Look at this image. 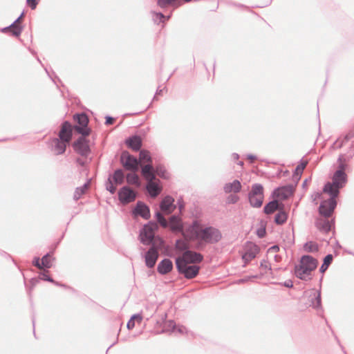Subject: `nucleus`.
<instances>
[{
    "label": "nucleus",
    "mask_w": 354,
    "mask_h": 354,
    "mask_svg": "<svg viewBox=\"0 0 354 354\" xmlns=\"http://www.w3.org/2000/svg\"><path fill=\"white\" fill-rule=\"evenodd\" d=\"M132 215L134 217L140 216L145 220H148L151 217L150 209L144 202L138 201L132 209Z\"/></svg>",
    "instance_id": "f8f14e48"
},
{
    "label": "nucleus",
    "mask_w": 354,
    "mask_h": 354,
    "mask_svg": "<svg viewBox=\"0 0 354 354\" xmlns=\"http://www.w3.org/2000/svg\"><path fill=\"white\" fill-rule=\"evenodd\" d=\"M86 136H82L75 140L72 147L73 150L82 156L87 157L91 153V149L88 144V140L86 138Z\"/></svg>",
    "instance_id": "1a4fd4ad"
},
{
    "label": "nucleus",
    "mask_w": 354,
    "mask_h": 354,
    "mask_svg": "<svg viewBox=\"0 0 354 354\" xmlns=\"http://www.w3.org/2000/svg\"><path fill=\"white\" fill-rule=\"evenodd\" d=\"M155 218H156L157 223H158L162 227L166 228L169 226V221L165 218L164 215L160 212L157 211L156 212Z\"/></svg>",
    "instance_id": "58836bf2"
},
{
    "label": "nucleus",
    "mask_w": 354,
    "mask_h": 354,
    "mask_svg": "<svg viewBox=\"0 0 354 354\" xmlns=\"http://www.w3.org/2000/svg\"><path fill=\"white\" fill-rule=\"evenodd\" d=\"M39 281L40 280H44V281H48V282H50V283H55V281H54V279L51 277H50L49 275L46 274L45 272L41 273L39 275Z\"/></svg>",
    "instance_id": "49530a36"
},
{
    "label": "nucleus",
    "mask_w": 354,
    "mask_h": 354,
    "mask_svg": "<svg viewBox=\"0 0 354 354\" xmlns=\"http://www.w3.org/2000/svg\"><path fill=\"white\" fill-rule=\"evenodd\" d=\"M171 231L174 233H182L184 237L185 234L183 232V224L180 218L177 215H172L169 218V226Z\"/></svg>",
    "instance_id": "dca6fc26"
},
{
    "label": "nucleus",
    "mask_w": 354,
    "mask_h": 354,
    "mask_svg": "<svg viewBox=\"0 0 354 354\" xmlns=\"http://www.w3.org/2000/svg\"><path fill=\"white\" fill-rule=\"evenodd\" d=\"M279 250V247L277 245H273L272 247H270L268 250L269 252H277Z\"/></svg>",
    "instance_id": "e2e57ef3"
},
{
    "label": "nucleus",
    "mask_w": 354,
    "mask_h": 354,
    "mask_svg": "<svg viewBox=\"0 0 354 354\" xmlns=\"http://www.w3.org/2000/svg\"><path fill=\"white\" fill-rule=\"evenodd\" d=\"M283 207V204L279 203L276 199L268 202L263 207V213L266 214H273L275 211L281 209Z\"/></svg>",
    "instance_id": "5701e85b"
},
{
    "label": "nucleus",
    "mask_w": 354,
    "mask_h": 354,
    "mask_svg": "<svg viewBox=\"0 0 354 354\" xmlns=\"http://www.w3.org/2000/svg\"><path fill=\"white\" fill-rule=\"evenodd\" d=\"M24 15V12H23L19 15V17L17 19H15V23H17L18 24H20V21H21V19L23 18Z\"/></svg>",
    "instance_id": "774afa93"
},
{
    "label": "nucleus",
    "mask_w": 354,
    "mask_h": 354,
    "mask_svg": "<svg viewBox=\"0 0 354 354\" xmlns=\"http://www.w3.org/2000/svg\"><path fill=\"white\" fill-rule=\"evenodd\" d=\"M315 224L316 227L323 233L327 234L331 230V224L328 220L317 219Z\"/></svg>",
    "instance_id": "393cba45"
},
{
    "label": "nucleus",
    "mask_w": 354,
    "mask_h": 354,
    "mask_svg": "<svg viewBox=\"0 0 354 354\" xmlns=\"http://www.w3.org/2000/svg\"><path fill=\"white\" fill-rule=\"evenodd\" d=\"M328 201V200H325V201H323L321 203H320V205L319 207V213L322 215L323 216L326 217V218H328L330 217L331 214L328 215V216H326L324 214V212H327L329 208H330V205L327 203H326L325 204H324V202H326Z\"/></svg>",
    "instance_id": "c03bdc74"
},
{
    "label": "nucleus",
    "mask_w": 354,
    "mask_h": 354,
    "mask_svg": "<svg viewBox=\"0 0 354 354\" xmlns=\"http://www.w3.org/2000/svg\"><path fill=\"white\" fill-rule=\"evenodd\" d=\"M346 160L344 158V155H340L337 159L339 163L337 169L335 171H340L341 173H346L345 170L347 168Z\"/></svg>",
    "instance_id": "79ce46f5"
},
{
    "label": "nucleus",
    "mask_w": 354,
    "mask_h": 354,
    "mask_svg": "<svg viewBox=\"0 0 354 354\" xmlns=\"http://www.w3.org/2000/svg\"><path fill=\"white\" fill-rule=\"evenodd\" d=\"M141 174L147 182L156 180L155 169L151 163H148L141 167Z\"/></svg>",
    "instance_id": "a211bd4d"
},
{
    "label": "nucleus",
    "mask_w": 354,
    "mask_h": 354,
    "mask_svg": "<svg viewBox=\"0 0 354 354\" xmlns=\"http://www.w3.org/2000/svg\"><path fill=\"white\" fill-rule=\"evenodd\" d=\"M124 178L123 170L122 169H117L114 171L111 180L115 185H122L124 183Z\"/></svg>",
    "instance_id": "c85d7f7f"
},
{
    "label": "nucleus",
    "mask_w": 354,
    "mask_h": 354,
    "mask_svg": "<svg viewBox=\"0 0 354 354\" xmlns=\"http://www.w3.org/2000/svg\"><path fill=\"white\" fill-rule=\"evenodd\" d=\"M127 327L128 329L131 330L135 327V321L131 318L127 324Z\"/></svg>",
    "instance_id": "13d9d810"
},
{
    "label": "nucleus",
    "mask_w": 354,
    "mask_h": 354,
    "mask_svg": "<svg viewBox=\"0 0 354 354\" xmlns=\"http://www.w3.org/2000/svg\"><path fill=\"white\" fill-rule=\"evenodd\" d=\"M318 265L317 260L310 255H303L299 261V264L295 266V276L302 281L312 279V271L315 270Z\"/></svg>",
    "instance_id": "f03ea898"
},
{
    "label": "nucleus",
    "mask_w": 354,
    "mask_h": 354,
    "mask_svg": "<svg viewBox=\"0 0 354 354\" xmlns=\"http://www.w3.org/2000/svg\"><path fill=\"white\" fill-rule=\"evenodd\" d=\"M223 190L227 194L232 192L239 193L241 190V184L239 180H234L232 183H226Z\"/></svg>",
    "instance_id": "b1692460"
},
{
    "label": "nucleus",
    "mask_w": 354,
    "mask_h": 354,
    "mask_svg": "<svg viewBox=\"0 0 354 354\" xmlns=\"http://www.w3.org/2000/svg\"><path fill=\"white\" fill-rule=\"evenodd\" d=\"M245 253L242 256V259L244 261L243 267H245L250 261L256 257L259 252V248L257 245L248 242L245 245Z\"/></svg>",
    "instance_id": "9d476101"
},
{
    "label": "nucleus",
    "mask_w": 354,
    "mask_h": 354,
    "mask_svg": "<svg viewBox=\"0 0 354 354\" xmlns=\"http://www.w3.org/2000/svg\"><path fill=\"white\" fill-rule=\"evenodd\" d=\"M146 189L151 198L157 197L162 191V187L156 180L147 182Z\"/></svg>",
    "instance_id": "412c9836"
},
{
    "label": "nucleus",
    "mask_w": 354,
    "mask_h": 354,
    "mask_svg": "<svg viewBox=\"0 0 354 354\" xmlns=\"http://www.w3.org/2000/svg\"><path fill=\"white\" fill-rule=\"evenodd\" d=\"M158 230V225L155 221H149L145 224L140 230L139 238L140 242L145 245L154 243L155 232Z\"/></svg>",
    "instance_id": "20e7f679"
},
{
    "label": "nucleus",
    "mask_w": 354,
    "mask_h": 354,
    "mask_svg": "<svg viewBox=\"0 0 354 354\" xmlns=\"http://www.w3.org/2000/svg\"><path fill=\"white\" fill-rule=\"evenodd\" d=\"M174 199L171 196H166L160 203V209L166 214H171L176 209V205L174 204Z\"/></svg>",
    "instance_id": "f3484780"
},
{
    "label": "nucleus",
    "mask_w": 354,
    "mask_h": 354,
    "mask_svg": "<svg viewBox=\"0 0 354 354\" xmlns=\"http://www.w3.org/2000/svg\"><path fill=\"white\" fill-rule=\"evenodd\" d=\"M126 180L129 185H135L137 187L141 186V182L136 172L128 173L126 175Z\"/></svg>",
    "instance_id": "a878e982"
},
{
    "label": "nucleus",
    "mask_w": 354,
    "mask_h": 354,
    "mask_svg": "<svg viewBox=\"0 0 354 354\" xmlns=\"http://www.w3.org/2000/svg\"><path fill=\"white\" fill-rule=\"evenodd\" d=\"M118 195L120 202L122 205H127L136 199L138 193L129 186H123L118 191Z\"/></svg>",
    "instance_id": "6e6552de"
},
{
    "label": "nucleus",
    "mask_w": 354,
    "mask_h": 354,
    "mask_svg": "<svg viewBox=\"0 0 354 354\" xmlns=\"http://www.w3.org/2000/svg\"><path fill=\"white\" fill-rule=\"evenodd\" d=\"M175 249L178 252H185L189 250V244L187 240L178 239L175 242Z\"/></svg>",
    "instance_id": "c756f323"
},
{
    "label": "nucleus",
    "mask_w": 354,
    "mask_h": 354,
    "mask_svg": "<svg viewBox=\"0 0 354 354\" xmlns=\"http://www.w3.org/2000/svg\"><path fill=\"white\" fill-rule=\"evenodd\" d=\"M176 206H178L180 212H181L184 209L185 205L182 198L178 199L177 201Z\"/></svg>",
    "instance_id": "4d7b16f0"
},
{
    "label": "nucleus",
    "mask_w": 354,
    "mask_h": 354,
    "mask_svg": "<svg viewBox=\"0 0 354 354\" xmlns=\"http://www.w3.org/2000/svg\"><path fill=\"white\" fill-rule=\"evenodd\" d=\"M74 120L77 123L73 127V129L79 134L84 136H88L91 133V129L88 128V118L84 113H76L73 115Z\"/></svg>",
    "instance_id": "423d86ee"
},
{
    "label": "nucleus",
    "mask_w": 354,
    "mask_h": 354,
    "mask_svg": "<svg viewBox=\"0 0 354 354\" xmlns=\"http://www.w3.org/2000/svg\"><path fill=\"white\" fill-rule=\"evenodd\" d=\"M140 162L141 161L147 162L148 163L152 162V158L150 156L149 152L147 150H140L139 158Z\"/></svg>",
    "instance_id": "a19ab883"
},
{
    "label": "nucleus",
    "mask_w": 354,
    "mask_h": 354,
    "mask_svg": "<svg viewBox=\"0 0 354 354\" xmlns=\"http://www.w3.org/2000/svg\"><path fill=\"white\" fill-rule=\"evenodd\" d=\"M247 158H248V160H250L252 162L253 160H256V159H257V157H256V156H254V155H252V154H248V155H247Z\"/></svg>",
    "instance_id": "338daca9"
},
{
    "label": "nucleus",
    "mask_w": 354,
    "mask_h": 354,
    "mask_svg": "<svg viewBox=\"0 0 354 354\" xmlns=\"http://www.w3.org/2000/svg\"><path fill=\"white\" fill-rule=\"evenodd\" d=\"M32 263L35 267L39 269H43L42 266H41L40 259L39 257H35Z\"/></svg>",
    "instance_id": "603ef678"
},
{
    "label": "nucleus",
    "mask_w": 354,
    "mask_h": 354,
    "mask_svg": "<svg viewBox=\"0 0 354 354\" xmlns=\"http://www.w3.org/2000/svg\"><path fill=\"white\" fill-rule=\"evenodd\" d=\"M73 129L71 124L68 121H64L62 124L61 129L59 132V138L67 143H69L73 136Z\"/></svg>",
    "instance_id": "2eb2a0df"
},
{
    "label": "nucleus",
    "mask_w": 354,
    "mask_h": 354,
    "mask_svg": "<svg viewBox=\"0 0 354 354\" xmlns=\"http://www.w3.org/2000/svg\"><path fill=\"white\" fill-rule=\"evenodd\" d=\"M304 250L307 252H316L319 250V245L313 241H308L304 245Z\"/></svg>",
    "instance_id": "ea45409f"
},
{
    "label": "nucleus",
    "mask_w": 354,
    "mask_h": 354,
    "mask_svg": "<svg viewBox=\"0 0 354 354\" xmlns=\"http://www.w3.org/2000/svg\"><path fill=\"white\" fill-rule=\"evenodd\" d=\"M120 162L127 171L136 172L138 171L140 160L131 155L127 151H124L120 156Z\"/></svg>",
    "instance_id": "0eeeda50"
},
{
    "label": "nucleus",
    "mask_w": 354,
    "mask_h": 354,
    "mask_svg": "<svg viewBox=\"0 0 354 354\" xmlns=\"http://www.w3.org/2000/svg\"><path fill=\"white\" fill-rule=\"evenodd\" d=\"M295 186L292 185H286L282 187L275 188L272 192V197L287 199L293 194Z\"/></svg>",
    "instance_id": "ddd939ff"
},
{
    "label": "nucleus",
    "mask_w": 354,
    "mask_h": 354,
    "mask_svg": "<svg viewBox=\"0 0 354 354\" xmlns=\"http://www.w3.org/2000/svg\"><path fill=\"white\" fill-rule=\"evenodd\" d=\"M354 137V132H349L348 133L344 138V141L342 142H348L349 140H351V138H353ZM343 145V143H342L340 145H339V147H341Z\"/></svg>",
    "instance_id": "3c124183"
},
{
    "label": "nucleus",
    "mask_w": 354,
    "mask_h": 354,
    "mask_svg": "<svg viewBox=\"0 0 354 354\" xmlns=\"http://www.w3.org/2000/svg\"><path fill=\"white\" fill-rule=\"evenodd\" d=\"M41 266L43 268H50L52 267L51 257L49 253L42 257Z\"/></svg>",
    "instance_id": "37998d69"
},
{
    "label": "nucleus",
    "mask_w": 354,
    "mask_h": 354,
    "mask_svg": "<svg viewBox=\"0 0 354 354\" xmlns=\"http://www.w3.org/2000/svg\"><path fill=\"white\" fill-rule=\"evenodd\" d=\"M134 321L137 320L140 322L142 319V317L140 314H134L131 316V317Z\"/></svg>",
    "instance_id": "052dcab7"
},
{
    "label": "nucleus",
    "mask_w": 354,
    "mask_h": 354,
    "mask_svg": "<svg viewBox=\"0 0 354 354\" xmlns=\"http://www.w3.org/2000/svg\"><path fill=\"white\" fill-rule=\"evenodd\" d=\"M288 214L283 210V207L279 210V212L274 216V223L277 225H282L287 221Z\"/></svg>",
    "instance_id": "473e14b6"
},
{
    "label": "nucleus",
    "mask_w": 354,
    "mask_h": 354,
    "mask_svg": "<svg viewBox=\"0 0 354 354\" xmlns=\"http://www.w3.org/2000/svg\"><path fill=\"white\" fill-rule=\"evenodd\" d=\"M257 234L259 238H263L266 235V229L260 228L257 230Z\"/></svg>",
    "instance_id": "864d4df0"
},
{
    "label": "nucleus",
    "mask_w": 354,
    "mask_h": 354,
    "mask_svg": "<svg viewBox=\"0 0 354 354\" xmlns=\"http://www.w3.org/2000/svg\"><path fill=\"white\" fill-rule=\"evenodd\" d=\"M308 164V161H301V162L297 166V167L295 169V172L293 174V178L298 182L299 180L301 174L303 173L304 169L306 167Z\"/></svg>",
    "instance_id": "7c9ffc66"
},
{
    "label": "nucleus",
    "mask_w": 354,
    "mask_h": 354,
    "mask_svg": "<svg viewBox=\"0 0 354 354\" xmlns=\"http://www.w3.org/2000/svg\"><path fill=\"white\" fill-rule=\"evenodd\" d=\"M176 259H183L187 263L195 265L203 260V256L199 252L189 250L183 252L182 257H178Z\"/></svg>",
    "instance_id": "4468645a"
},
{
    "label": "nucleus",
    "mask_w": 354,
    "mask_h": 354,
    "mask_svg": "<svg viewBox=\"0 0 354 354\" xmlns=\"http://www.w3.org/2000/svg\"><path fill=\"white\" fill-rule=\"evenodd\" d=\"M263 196H250L248 195V200L251 207L254 208H259L262 206L263 203Z\"/></svg>",
    "instance_id": "bb28decb"
},
{
    "label": "nucleus",
    "mask_w": 354,
    "mask_h": 354,
    "mask_svg": "<svg viewBox=\"0 0 354 354\" xmlns=\"http://www.w3.org/2000/svg\"><path fill=\"white\" fill-rule=\"evenodd\" d=\"M156 19H154L155 21L163 22L165 19H169L170 16L165 17L162 12H156Z\"/></svg>",
    "instance_id": "de8ad7c7"
},
{
    "label": "nucleus",
    "mask_w": 354,
    "mask_h": 354,
    "mask_svg": "<svg viewBox=\"0 0 354 354\" xmlns=\"http://www.w3.org/2000/svg\"><path fill=\"white\" fill-rule=\"evenodd\" d=\"M310 306H312L315 309H319L322 308V299H321V292H314L313 295H310Z\"/></svg>",
    "instance_id": "cd10ccee"
},
{
    "label": "nucleus",
    "mask_w": 354,
    "mask_h": 354,
    "mask_svg": "<svg viewBox=\"0 0 354 354\" xmlns=\"http://www.w3.org/2000/svg\"><path fill=\"white\" fill-rule=\"evenodd\" d=\"M283 285L286 288H292L293 287V282L292 280L288 279L284 281Z\"/></svg>",
    "instance_id": "680f3d73"
},
{
    "label": "nucleus",
    "mask_w": 354,
    "mask_h": 354,
    "mask_svg": "<svg viewBox=\"0 0 354 354\" xmlns=\"http://www.w3.org/2000/svg\"><path fill=\"white\" fill-rule=\"evenodd\" d=\"M203 228L201 227V224L198 221L194 220L192 225L189 227L188 231L193 235L192 239H196V234Z\"/></svg>",
    "instance_id": "72a5a7b5"
},
{
    "label": "nucleus",
    "mask_w": 354,
    "mask_h": 354,
    "mask_svg": "<svg viewBox=\"0 0 354 354\" xmlns=\"http://www.w3.org/2000/svg\"><path fill=\"white\" fill-rule=\"evenodd\" d=\"M8 28L10 30L12 35L15 37H19L23 30V27L20 24L15 23V21L8 26Z\"/></svg>",
    "instance_id": "c9c22d12"
},
{
    "label": "nucleus",
    "mask_w": 354,
    "mask_h": 354,
    "mask_svg": "<svg viewBox=\"0 0 354 354\" xmlns=\"http://www.w3.org/2000/svg\"><path fill=\"white\" fill-rule=\"evenodd\" d=\"M39 3V0H26L27 5L32 9L35 10Z\"/></svg>",
    "instance_id": "09e8293b"
},
{
    "label": "nucleus",
    "mask_w": 354,
    "mask_h": 354,
    "mask_svg": "<svg viewBox=\"0 0 354 354\" xmlns=\"http://www.w3.org/2000/svg\"><path fill=\"white\" fill-rule=\"evenodd\" d=\"M39 282V278H32L30 280V283L31 285V289H32Z\"/></svg>",
    "instance_id": "bf43d9fd"
},
{
    "label": "nucleus",
    "mask_w": 354,
    "mask_h": 354,
    "mask_svg": "<svg viewBox=\"0 0 354 354\" xmlns=\"http://www.w3.org/2000/svg\"><path fill=\"white\" fill-rule=\"evenodd\" d=\"M176 328H177V331L179 333H184L186 330L185 327H184L183 326H176Z\"/></svg>",
    "instance_id": "69168bd1"
},
{
    "label": "nucleus",
    "mask_w": 354,
    "mask_h": 354,
    "mask_svg": "<svg viewBox=\"0 0 354 354\" xmlns=\"http://www.w3.org/2000/svg\"><path fill=\"white\" fill-rule=\"evenodd\" d=\"M248 195L250 196H263V187L262 185L255 183L252 185V189L249 192Z\"/></svg>",
    "instance_id": "4c0bfd02"
},
{
    "label": "nucleus",
    "mask_w": 354,
    "mask_h": 354,
    "mask_svg": "<svg viewBox=\"0 0 354 354\" xmlns=\"http://www.w3.org/2000/svg\"><path fill=\"white\" fill-rule=\"evenodd\" d=\"M154 169L156 176L158 175L163 179H168L169 178V174L163 165H157L156 167H154Z\"/></svg>",
    "instance_id": "2f4dec72"
},
{
    "label": "nucleus",
    "mask_w": 354,
    "mask_h": 354,
    "mask_svg": "<svg viewBox=\"0 0 354 354\" xmlns=\"http://www.w3.org/2000/svg\"><path fill=\"white\" fill-rule=\"evenodd\" d=\"M166 326L167 328H171L173 331L176 329V324L174 320L167 321L166 323Z\"/></svg>",
    "instance_id": "8fccbe9b"
},
{
    "label": "nucleus",
    "mask_w": 354,
    "mask_h": 354,
    "mask_svg": "<svg viewBox=\"0 0 354 354\" xmlns=\"http://www.w3.org/2000/svg\"><path fill=\"white\" fill-rule=\"evenodd\" d=\"M322 194L320 192H315L312 197L313 198V201H315L317 199L321 197Z\"/></svg>",
    "instance_id": "0e129e2a"
},
{
    "label": "nucleus",
    "mask_w": 354,
    "mask_h": 354,
    "mask_svg": "<svg viewBox=\"0 0 354 354\" xmlns=\"http://www.w3.org/2000/svg\"><path fill=\"white\" fill-rule=\"evenodd\" d=\"M333 259V256L331 254H327L323 260V263L322 264L319 272L324 273L326 271L330 263H332Z\"/></svg>",
    "instance_id": "e433bc0d"
},
{
    "label": "nucleus",
    "mask_w": 354,
    "mask_h": 354,
    "mask_svg": "<svg viewBox=\"0 0 354 354\" xmlns=\"http://www.w3.org/2000/svg\"><path fill=\"white\" fill-rule=\"evenodd\" d=\"M174 268L172 261L167 258L163 259L157 266V271L160 274L165 275L169 273Z\"/></svg>",
    "instance_id": "6ab92c4d"
},
{
    "label": "nucleus",
    "mask_w": 354,
    "mask_h": 354,
    "mask_svg": "<svg viewBox=\"0 0 354 354\" xmlns=\"http://www.w3.org/2000/svg\"><path fill=\"white\" fill-rule=\"evenodd\" d=\"M125 144L129 148L138 151H140L142 147V141L140 136L134 135L127 138Z\"/></svg>",
    "instance_id": "aec40b11"
},
{
    "label": "nucleus",
    "mask_w": 354,
    "mask_h": 354,
    "mask_svg": "<svg viewBox=\"0 0 354 354\" xmlns=\"http://www.w3.org/2000/svg\"><path fill=\"white\" fill-rule=\"evenodd\" d=\"M88 182L84 183L82 186L77 187L73 194V199L77 201L81 196L85 193L86 190L88 187Z\"/></svg>",
    "instance_id": "f704fd0d"
},
{
    "label": "nucleus",
    "mask_w": 354,
    "mask_h": 354,
    "mask_svg": "<svg viewBox=\"0 0 354 354\" xmlns=\"http://www.w3.org/2000/svg\"><path fill=\"white\" fill-rule=\"evenodd\" d=\"M348 180L347 174L341 173L340 171H335L332 176V181L327 182L324 187L323 192L328 194L330 198L326 201L330 205V208L327 212H324V214L328 216L334 212L337 206L336 198L339 194L340 189L343 188ZM326 202L324 203L325 204Z\"/></svg>",
    "instance_id": "f257e3e1"
},
{
    "label": "nucleus",
    "mask_w": 354,
    "mask_h": 354,
    "mask_svg": "<svg viewBox=\"0 0 354 354\" xmlns=\"http://www.w3.org/2000/svg\"><path fill=\"white\" fill-rule=\"evenodd\" d=\"M159 256L158 248L155 243L151 244L150 248L145 253V260L147 267L152 268L156 265Z\"/></svg>",
    "instance_id": "9b49d317"
},
{
    "label": "nucleus",
    "mask_w": 354,
    "mask_h": 354,
    "mask_svg": "<svg viewBox=\"0 0 354 354\" xmlns=\"http://www.w3.org/2000/svg\"><path fill=\"white\" fill-rule=\"evenodd\" d=\"M105 120H106L105 124H106V125L112 124L113 123V122L115 121L114 118L109 116V115L106 116Z\"/></svg>",
    "instance_id": "6e6d98bb"
},
{
    "label": "nucleus",
    "mask_w": 354,
    "mask_h": 354,
    "mask_svg": "<svg viewBox=\"0 0 354 354\" xmlns=\"http://www.w3.org/2000/svg\"><path fill=\"white\" fill-rule=\"evenodd\" d=\"M175 263L178 273L187 279L195 278L199 273L200 266L197 265H188L183 259H176Z\"/></svg>",
    "instance_id": "39448f33"
},
{
    "label": "nucleus",
    "mask_w": 354,
    "mask_h": 354,
    "mask_svg": "<svg viewBox=\"0 0 354 354\" xmlns=\"http://www.w3.org/2000/svg\"><path fill=\"white\" fill-rule=\"evenodd\" d=\"M113 184L115 183L112 181L111 176H109L106 181L105 185L106 189L111 194H113L116 191V187Z\"/></svg>",
    "instance_id": "a18cd8bd"
},
{
    "label": "nucleus",
    "mask_w": 354,
    "mask_h": 354,
    "mask_svg": "<svg viewBox=\"0 0 354 354\" xmlns=\"http://www.w3.org/2000/svg\"><path fill=\"white\" fill-rule=\"evenodd\" d=\"M221 239L222 234L218 229L212 226L205 227L196 234L195 240L200 241L196 248L198 249L203 243L206 244L216 243Z\"/></svg>",
    "instance_id": "7ed1b4c3"
},
{
    "label": "nucleus",
    "mask_w": 354,
    "mask_h": 354,
    "mask_svg": "<svg viewBox=\"0 0 354 354\" xmlns=\"http://www.w3.org/2000/svg\"><path fill=\"white\" fill-rule=\"evenodd\" d=\"M239 196L234 195V196H229L228 198V200H229V203H232V204H235L237 203V201H239Z\"/></svg>",
    "instance_id": "5fc2aeb1"
},
{
    "label": "nucleus",
    "mask_w": 354,
    "mask_h": 354,
    "mask_svg": "<svg viewBox=\"0 0 354 354\" xmlns=\"http://www.w3.org/2000/svg\"><path fill=\"white\" fill-rule=\"evenodd\" d=\"M52 142V150L55 151V154L61 155L65 152L67 142L61 140L59 138H53Z\"/></svg>",
    "instance_id": "4be33fe9"
}]
</instances>
